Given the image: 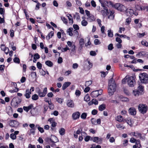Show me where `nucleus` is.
I'll return each mask as SVG.
<instances>
[{
  "instance_id": "obj_62",
  "label": "nucleus",
  "mask_w": 148,
  "mask_h": 148,
  "mask_svg": "<svg viewBox=\"0 0 148 148\" xmlns=\"http://www.w3.org/2000/svg\"><path fill=\"white\" fill-rule=\"evenodd\" d=\"M91 121L92 124L95 125H97L96 120L94 118H92Z\"/></svg>"
},
{
  "instance_id": "obj_38",
  "label": "nucleus",
  "mask_w": 148,
  "mask_h": 148,
  "mask_svg": "<svg viewBox=\"0 0 148 148\" xmlns=\"http://www.w3.org/2000/svg\"><path fill=\"white\" fill-rule=\"evenodd\" d=\"M142 45L146 46V47L148 46V43L145 40H143L141 42Z\"/></svg>"
},
{
  "instance_id": "obj_30",
  "label": "nucleus",
  "mask_w": 148,
  "mask_h": 148,
  "mask_svg": "<svg viewBox=\"0 0 148 148\" xmlns=\"http://www.w3.org/2000/svg\"><path fill=\"white\" fill-rule=\"evenodd\" d=\"M36 129V128L30 129L29 130L30 132L29 133V135H30L32 134L33 135H34L35 134V130Z\"/></svg>"
},
{
  "instance_id": "obj_22",
  "label": "nucleus",
  "mask_w": 148,
  "mask_h": 148,
  "mask_svg": "<svg viewBox=\"0 0 148 148\" xmlns=\"http://www.w3.org/2000/svg\"><path fill=\"white\" fill-rule=\"evenodd\" d=\"M125 11L128 15H129V14H130V15H132L134 13L133 10L131 9H128L127 8V10Z\"/></svg>"
},
{
  "instance_id": "obj_32",
  "label": "nucleus",
  "mask_w": 148,
  "mask_h": 148,
  "mask_svg": "<svg viewBox=\"0 0 148 148\" xmlns=\"http://www.w3.org/2000/svg\"><path fill=\"white\" fill-rule=\"evenodd\" d=\"M38 99V95L34 94L32 96V99L33 100H37Z\"/></svg>"
},
{
  "instance_id": "obj_24",
  "label": "nucleus",
  "mask_w": 148,
  "mask_h": 148,
  "mask_svg": "<svg viewBox=\"0 0 148 148\" xmlns=\"http://www.w3.org/2000/svg\"><path fill=\"white\" fill-rule=\"evenodd\" d=\"M73 30V29L72 27H70L67 30V32L68 33V34L70 36H72L73 35V34L72 33V31Z\"/></svg>"
},
{
  "instance_id": "obj_52",
  "label": "nucleus",
  "mask_w": 148,
  "mask_h": 148,
  "mask_svg": "<svg viewBox=\"0 0 148 148\" xmlns=\"http://www.w3.org/2000/svg\"><path fill=\"white\" fill-rule=\"evenodd\" d=\"M5 13V10L4 8H0V14H1L3 15Z\"/></svg>"
},
{
  "instance_id": "obj_57",
  "label": "nucleus",
  "mask_w": 148,
  "mask_h": 148,
  "mask_svg": "<svg viewBox=\"0 0 148 148\" xmlns=\"http://www.w3.org/2000/svg\"><path fill=\"white\" fill-rule=\"evenodd\" d=\"M75 94L76 96H79L81 94V92L78 90H76L75 92Z\"/></svg>"
},
{
  "instance_id": "obj_12",
  "label": "nucleus",
  "mask_w": 148,
  "mask_h": 148,
  "mask_svg": "<svg viewBox=\"0 0 148 148\" xmlns=\"http://www.w3.org/2000/svg\"><path fill=\"white\" fill-rule=\"evenodd\" d=\"M90 95L93 97H96L99 95V91L98 90H96L92 91L91 92Z\"/></svg>"
},
{
  "instance_id": "obj_36",
  "label": "nucleus",
  "mask_w": 148,
  "mask_h": 148,
  "mask_svg": "<svg viewBox=\"0 0 148 148\" xmlns=\"http://www.w3.org/2000/svg\"><path fill=\"white\" fill-rule=\"evenodd\" d=\"M91 140L95 142L98 143V142L99 138L98 137H93V138H92Z\"/></svg>"
},
{
  "instance_id": "obj_2",
  "label": "nucleus",
  "mask_w": 148,
  "mask_h": 148,
  "mask_svg": "<svg viewBox=\"0 0 148 148\" xmlns=\"http://www.w3.org/2000/svg\"><path fill=\"white\" fill-rule=\"evenodd\" d=\"M108 93L110 96L112 95L116 90V86L115 81L112 78H111L108 82Z\"/></svg>"
},
{
  "instance_id": "obj_25",
  "label": "nucleus",
  "mask_w": 148,
  "mask_h": 148,
  "mask_svg": "<svg viewBox=\"0 0 148 148\" xmlns=\"http://www.w3.org/2000/svg\"><path fill=\"white\" fill-rule=\"evenodd\" d=\"M59 133L60 135H63L65 133V129L63 128H61L59 130Z\"/></svg>"
},
{
  "instance_id": "obj_50",
  "label": "nucleus",
  "mask_w": 148,
  "mask_h": 148,
  "mask_svg": "<svg viewBox=\"0 0 148 148\" xmlns=\"http://www.w3.org/2000/svg\"><path fill=\"white\" fill-rule=\"evenodd\" d=\"M128 77L127 76L123 79L122 80V82L123 84H125L127 82Z\"/></svg>"
},
{
  "instance_id": "obj_58",
  "label": "nucleus",
  "mask_w": 148,
  "mask_h": 148,
  "mask_svg": "<svg viewBox=\"0 0 148 148\" xmlns=\"http://www.w3.org/2000/svg\"><path fill=\"white\" fill-rule=\"evenodd\" d=\"M91 3L92 5L94 7H95L96 6V5L95 2L93 0L91 1Z\"/></svg>"
},
{
  "instance_id": "obj_40",
  "label": "nucleus",
  "mask_w": 148,
  "mask_h": 148,
  "mask_svg": "<svg viewBox=\"0 0 148 148\" xmlns=\"http://www.w3.org/2000/svg\"><path fill=\"white\" fill-rule=\"evenodd\" d=\"M75 45H73L71 47V51L73 52V53H75Z\"/></svg>"
},
{
  "instance_id": "obj_1",
  "label": "nucleus",
  "mask_w": 148,
  "mask_h": 148,
  "mask_svg": "<svg viewBox=\"0 0 148 148\" xmlns=\"http://www.w3.org/2000/svg\"><path fill=\"white\" fill-rule=\"evenodd\" d=\"M108 93L110 96L112 95L116 90V86L115 81L112 78H111L108 82Z\"/></svg>"
},
{
  "instance_id": "obj_3",
  "label": "nucleus",
  "mask_w": 148,
  "mask_h": 148,
  "mask_svg": "<svg viewBox=\"0 0 148 148\" xmlns=\"http://www.w3.org/2000/svg\"><path fill=\"white\" fill-rule=\"evenodd\" d=\"M139 77L141 83L146 84L148 82V75L147 73H140Z\"/></svg>"
},
{
  "instance_id": "obj_8",
  "label": "nucleus",
  "mask_w": 148,
  "mask_h": 148,
  "mask_svg": "<svg viewBox=\"0 0 148 148\" xmlns=\"http://www.w3.org/2000/svg\"><path fill=\"white\" fill-rule=\"evenodd\" d=\"M103 10H102L101 11V13L103 16H107L109 14L108 10V9L106 6L103 7Z\"/></svg>"
},
{
  "instance_id": "obj_39",
  "label": "nucleus",
  "mask_w": 148,
  "mask_h": 148,
  "mask_svg": "<svg viewBox=\"0 0 148 148\" xmlns=\"http://www.w3.org/2000/svg\"><path fill=\"white\" fill-rule=\"evenodd\" d=\"M37 67L39 69H40L42 68V64L39 62H38L37 63Z\"/></svg>"
},
{
  "instance_id": "obj_21",
  "label": "nucleus",
  "mask_w": 148,
  "mask_h": 148,
  "mask_svg": "<svg viewBox=\"0 0 148 148\" xmlns=\"http://www.w3.org/2000/svg\"><path fill=\"white\" fill-rule=\"evenodd\" d=\"M116 118V120L120 122L125 121V120L123 118V117L121 115L117 116V117Z\"/></svg>"
},
{
  "instance_id": "obj_20",
  "label": "nucleus",
  "mask_w": 148,
  "mask_h": 148,
  "mask_svg": "<svg viewBox=\"0 0 148 148\" xmlns=\"http://www.w3.org/2000/svg\"><path fill=\"white\" fill-rule=\"evenodd\" d=\"M15 97L11 101V106L14 108H17L18 107L17 103H16L15 102Z\"/></svg>"
},
{
  "instance_id": "obj_46",
  "label": "nucleus",
  "mask_w": 148,
  "mask_h": 148,
  "mask_svg": "<svg viewBox=\"0 0 148 148\" xmlns=\"http://www.w3.org/2000/svg\"><path fill=\"white\" fill-rule=\"evenodd\" d=\"M14 101L16 103H17L18 105L19 103H21V99L19 98L17 99V98H15V101Z\"/></svg>"
},
{
  "instance_id": "obj_48",
  "label": "nucleus",
  "mask_w": 148,
  "mask_h": 148,
  "mask_svg": "<svg viewBox=\"0 0 148 148\" xmlns=\"http://www.w3.org/2000/svg\"><path fill=\"white\" fill-rule=\"evenodd\" d=\"M56 101H58L59 103H62L63 101V99L61 98H56Z\"/></svg>"
},
{
  "instance_id": "obj_15",
  "label": "nucleus",
  "mask_w": 148,
  "mask_h": 148,
  "mask_svg": "<svg viewBox=\"0 0 148 148\" xmlns=\"http://www.w3.org/2000/svg\"><path fill=\"white\" fill-rule=\"evenodd\" d=\"M33 107V105L32 104H31L28 106H23V109L25 111L27 112L29 111V110L32 108Z\"/></svg>"
},
{
  "instance_id": "obj_29",
  "label": "nucleus",
  "mask_w": 148,
  "mask_h": 148,
  "mask_svg": "<svg viewBox=\"0 0 148 148\" xmlns=\"http://www.w3.org/2000/svg\"><path fill=\"white\" fill-rule=\"evenodd\" d=\"M108 36L110 37H112L113 36V32L111 31L110 29L108 30Z\"/></svg>"
},
{
  "instance_id": "obj_4",
  "label": "nucleus",
  "mask_w": 148,
  "mask_h": 148,
  "mask_svg": "<svg viewBox=\"0 0 148 148\" xmlns=\"http://www.w3.org/2000/svg\"><path fill=\"white\" fill-rule=\"evenodd\" d=\"M138 109L140 113L144 114L148 110V107L146 104H140L138 106Z\"/></svg>"
},
{
  "instance_id": "obj_51",
  "label": "nucleus",
  "mask_w": 148,
  "mask_h": 148,
  "mask_svg": "<svg viewBox=\"0 0 148 148\" xmlns=\"http://www.w3.org/2000/svg\"><path fill=\"white\" fill-rule=\"evenodd\" d=\"M101 42L99 41V40L97 39H96L95 40L94 44L95 45H99L100 44Z\"/></svg>"
},
{
  "instance_id": "obj_35",
  "label": "nucleus",
  "mask_w": 148,
  "mask_h": 148,
  "mask_svg": "<svg viewBox=\"0 0 148 148\" xmlns=\"http://www.w3.org/2000/svg\"><path fill=\"white\" fill-rule=\"evenodd\" d=\"M51 124V129L52 130H53L54 129L52 127H54L56 126L57 123L56 122L54 121Z\"/></svg>"
},
{
  "instance_id": "obj_53",
  "label": "nucleus",
  "mask_w": 148,
  "mask_h": 148,
  "mask_svg": "<svg viewBox=\"0 0 148 148\" xmlns=\"http://www.w3.org/2000/svg\"><path fill=\"white\" fill-rule=\"evenodd\" d=\"M73 28L75 29V30H79V26L77 24L73 25Z\"/></svg>"
},
{
  "instance_id": "obj_44",
  "label": "nucleus",
  "mask_w": 148,
  "mask_h": 148,
  "mask_svg": "<svg viewBox=\"0 0 148 148\" xmlns=\"http://www.w3.org/2000/svg\"><path fill=\"white\" fill-rule=\"evenodd\" d=\"M40 58V56L38 53H36L34 55V59H39Z\"/></svg>"
},
{
  "instance_id": "obj_33",
  "label": "nucleus",
  "mask_w": 148,
  "mask_h": 148,
  "mask_svg": "<svg viewBox=\"0 0 148 148\" xmlns=\"http://www.w3.org/2000/svg\"><path fill=\"white\" fill-rule=\"evenodd\" d=\"M88 22L87 21L85 20H83L81 22V24L83 26H86L88 24Z\"/></svg>"
},
{
  "instance_id": "obj_16",
  "label": "nucleus",
  "mask_w": 148,
  "mask_h": 148,
  "mask_svg": "<svg viewBox=\"0 0 148 148\" xmlns=\"http://www.w3.org/2000/svg\"><path fill=\"white\" fill-rule=\"evenodd\" d=\"M86 19L89 22H91L94 21L95 18L93 15L91 14L89 16L87 17Z\"/></svg>"
},
{
  "instance_id": "obj_49",
  "label": "nucleus",
  "mask_w": 148,
  "mask_h": 148,
  "mask_svg": "<svg viewBox=\"0 0 148 148\" xmlns=\"http://www.w3.org/2000/svg\"><path fill=\"white\" fill-rule=\"evenodd\" d=\"M124 93L126 95H128L129 94V92L127 89L125 88H123Z\"/></svg>"
},
{
  "instance_id": "obj_55",
  "label": "nucleus",
  "mask_w": 148,
  "mask_h": 148,
  "mask_svg": "<svg viewBox=\"0 0 148 148\" xmlns=\"http://www.w3.org/2000/svg\"><path fill=\"white\" fill-rule=\"evenodd\" d=\"M18 88H16L13 90H10L9 92L11 93H12L14 92H17L18 91Z\"/></svg>"
},
{
  "instance_id": "obj_7",
  "label": "nucleus",
  "mask_w": 148,
  "mask_h": 148,
  "mask_svg": "<svg viewBox=\"0 0 148 148\" xmlns=\"http://www.w3.org/2000/svg\"><path fill=\"white\" fill-rule=\"evenodd\" d=\"M99 1L101 3V5L103 7L106 6H108L110 5L113 6V3L112 2H108L107 1H102L101 0H99Z\"/></svg>"
},
{
  "instance_id": "obj_14",
  "label": "nucleus",
  "mask_w": 148,
  "mask_h": 148,
  "mask_svg": "<svg viewBox=\"0 0 148 148\" xmlns=\"http://www.w3.org/2000/svg\"><path fill=\"white\" fill-rule=\"evenodd\" d=\"M67 105L69 107L73 108L74 106V104L73 101L71 100H69L67 101Z\"/></svg>"
},
{
  "instance_id": "obj_34",
  "label": "nucleus",
  "mask_w": 148,
  "mask_h": 148,
  "mask_svg": "<svg viewBox=\"0 0 148 148\" xmlns=\"http://www.w3.org/2000/svg\"><path fill=\"white\" fill-rule=\"evenodd\" d=\"M14 62L16 63L19 64L20 62L19 59L17 57H15L13 59Z\"/></svg>"
},
{
  "instance_id": "obj_6",
  "label": "nucleus",
  "mask_w": 148,
  "mask_h": 148,
  "mask_svg": "<svg viewBox=\"0 0 148 148\" xmlns=\"http://www.w3.org/2000/svg\"><path fill=\"white\" fill-rule=\"evenodd\" d=\"M127 82L130 86L132 87L135 84V77L133 76L128 77Z\"/></svg>"
},
{
  "instance_id": "obj_54",
  "label": "nucleus",
  "mask_w": 148,
  "mask_h": 148,
  "mask_svg": "<svg viewBox=\"0 0 148 148\" xmlns=\"http://www.w3.org/2000/svg\"><path fill=\"white\" fill-rule=\"evenodd\" d=\"M12 122L15 126V127L19 125V123L17 121L15 120H12Z\"/></svg>"
},
{
  "instance_id": "obj_27",
  "label": "nucleus",
  "mask_w": 148,
  "mask_h": 148,
  "mask_svg": "<svg viewBox=\"0 0 148 148\" xmlns=\"http://www.w3.org/2000/svg\"><path fill=\"white\" fill-rule=\"evenodd\" d=\"M84 43V40L83 38H81L79 41V44L80 47L82 48L83 46Z\"/></svg>"
},
{
  "instance_id": "obj_47",
  "label": "nucleus",
  "mask_w": 148,
  "mask_h": 148,
  "mask_svg": "<svg viewBox=\"0 0 148 148\" xmlns=\"http://www.w3.org/2000/svg\"><path fill=\"white\" fill-rule=\"evenodd\" d=\"M113 49V44L112 43L110 44L108 46V49L109 50H112Z\"/></svg>"
},
{
  "instance_id": "obj_43",
  "label": "nucleus",
  "mask_w": 148,
  "mask_h": 148,
  "mask_svg": "<svg viewBox=\"0 0 148 148\" xmlns=\"http://www.w3.org/2000/svg\"><path fill=\"white\" fill-rule=\"evenodd\" d=\"M84 101H88L90 100L89 96L88 95H87L85 96L84 98Z\"/></svg>"
},
{
  "instance_id": "obj_64",
  "label": "nucleus",
  "mask_w": 148,
  "mask_h": 148,
  "mask_svg": "<svg viewBox=\"0 0 148 148\" xmlns=\"http://www.w3.org/2000/svg\"><path fill=\"white\" fill-rule=\"evenodd\" d=\"M90 54L92 56H94L96 55V53L95 51H92L90 52Z\"/></svg>"
},
{
  "instance_id": "obj_19",
  "label": "nucleus",
  "mask_w": 148,
  "mask_h": 148,
  "mask_svg": "<svg viewBox=\"0 0 148 148\" xmlns=\"http://www.w3.org/2000/svg\"><path fill=\"white\" fill-rule=\"evenodd\" d=\"M125 122L130 126H131L134 123L133 120L132 119L128 118L127 120H125Z\"/></svg>"
},
{
  "instance_id": "obj_31",
  "label": "nucleus",
  "mask_w": 148,
  "mask_h": 148,
  "mask_svg": "<svg viewBox=\"0 0 148 148\" xmlns=\"http://www.w3.org/2000/svg\"><path fill=\"white\" fill-rule=\"evenodd\" d=\"M133 93L135 96H138L139 95L142 94L141 93H139V92H138V91L137 90H133Z\"/></svg>"
},
{
  "instance_id": "obj_18",
  "label": "nucleus",
  "mask_w": 148,
  "mask_h": 148,
  "mask_svg": "<svg viewBox=\"0 0 148 148\" xmlns=\"http://www.w3.org/2000/svg\"><path fill=\"white\" fill-rule=\"evenodd\" d=\"M139 86L138 87V89L137 90L138 91V92H139V93H141L142 94L143 92L144 87L139 84Z\"/></svg>"
},
{
  "instance_id": "obj_41",
  "label": "nucleus",
  "mask_w": 148,
  "mask_h": 148,
  "mask_svg": "<svg viewBox=\"0 0 148 148\" xmlns=\"http://www.w3.org/2000/svg\"><path fill=\"white\" fill-rule=\"evenodd\" d=\"M61 19L64 23H65L66 24L67 23H68L67 20L64 17H63V16L61 17Z\"/></svg>"
},
{
  "instance_id": "obj_10",
  "label": "nucleus",
  "mask_w": 148,
  "mask_h": 148,
  "mask_svg": "<svg viewBox=\"0 0 148 148\" xmlns=\"http://www.w3.org/2000/svg\"><path fill=\"white\" fill-rule=\"evenodd\" d=\"M130 114L132 115H135L136 114V109L134 107L130 108L128 110Z\"/></svg>"
},
{
  "instance_id": "obj_28",
  "label": "nucleus",
  "mask_w": 148,
  "mask_h": 148,
  "mask_svg": "<svg viewBox=\"0 0 148 148\" xmlns=\"http://www.w3.org/2000/svg\"><path fill=\"white\" fill-rule=\"evenodd\" d=\"M46 65L49 67H51L53 66V63L49 60L46 61L45 62Z\"/></svg>"
},
{
  "instance_id": "obj_17",
  "label": "nucleus",
  "mask_w": 148,
  "mask_h": 148,
  "mask_svg": "<svg viewBox=\"0 0 148 148\" xmlns=\"http://www.w3.org/2000/svg\"><path fill=\"white\" fill-rule=\"evenodd\" d=\"M71 82H64L62 87V90H64L71 84Z\"/></svg>"
},
{
  "instance_id": "obj_11",
  "label": "nucleus",
  "mask_w": 148,
  "mask_h": 148,
  "mask_svg": "<svg viewBox=\"0 0 148 148\" xmlns=\"http://www.w3.org/2000/svg\"><path fill=\"white\" fill-rule=\"evenodd\" d=\"M31 89L29 90V89H27L26 90L24 96L26 98L29 99L30 97V95L31 94Z\"/></svg>"
},
{
  "instance_id": "obj_45",
  "label": "nucleus",
  "mask_w": 148,
  "mask_h": 148,
  "mask_svg": "<svg viewBox=\"0 0 148 148\" xmlns=\"http://www.w3.org/2000/svg\"><path fill=\"white\" fill-rule=\"evenodd\" d=\"M48 104L49 108L51 110L53 109L54 107L53 104H52L51 102Z\"/></svg>"
},
{
  "instance_id": "obj_59",
  "label": "nucleus",
  "mask_w": 148,
  "mask_h": 148,
  "mask_svg": "<svg viewBox=\"0 0 148 148\" xmlns=\"http://www.w3.org/2000/svg\"><path fill=\"white\" fill-rule=\"evenodd\" d=\"M131 18H128L126 19V22L127 23V25L129 24L131 21Z\"/></svg>"
},
{
  "instance_id": "obj_13",
  "label": "nucleus",
  "mask_w": 148,
  "mask_h": 148,
  "mask_svg": "<svg viewBox=\"0 0 148 148\" xmlns=\"http://www.w3.org/2000/svg\"><path fill=\"white\" fill-rule=\"evenodd\" d=\"M47 92V87H45L44 88L43 92H42L40 95H39V96L41 97H44L45 96Z\"/></svg>"
},
{
  "instance_id": "obj_56",
  "label": "nucleus",
  "mask_w": 148,
  "mask_h": 148,
  "mask_svg": "<svg viewBox=\"0 0 148 148\" xmlns=\"http://www.w3.org/2000/svg\"><path fill=\"white\" fill-rule=\"evenodd\" d=\"M38 129L39 131H40L41 133H42L44 132V130L43 128L39 126H38Z\"/></svg>"
},
{
  "instance_id": "obj_5",
  "label": "nucleus",
  "mask_w": 148,
  "mask_h": 148,
  "mask_svg": "<svg viewBox=\"0 0 148 148\" xmlns=\"http://www.w3.org/2000/svg\"><path fill=\"white\" fill-rule=\"evenodd\" d=\"M114 6L115 9L122 12H125L127 10V8L124 5L120 3H116L114 6L113 4V6Z\"/></svg>"
},
{
  "instance_id": "obj_42",
  "label": "nucleus",
  "mask_w": 148,
  "mask_h": 148,
  "mask_svg": "<svg viewBox=\"0 0 148 148\" xmlns=\"http://www.w3.org/2000/svg\"><path fill=\"white\" fill-rule=\"evenodd\" d=\"M10 137L12 140H15L16 139V136L14 134L12 133L10 134Z\"/></svg>"
},
{
  "instance_id": "obj_9",
  "label": "nucleus",
  "mask_w": 148,
  "mask_h": 148,
  "mask_svg": "<svg viewBox=\"0 0 148 148\" xmlns=\"http://www.w3.org/2000/svg\"><path fill=\"white\" fill-rule=\"evenodd\" d=\"M80 113L79 112H76L74 113L72 115L73 119L74 120H76L78 119L80 116Z\"/></svg>"
},
{
  "instance_id": "obj_60",
  "label": "nucleus",
  "mask_w": 148,
  "mask_h": 148,
  "mask_svg": "<svg viewBox=\"0 0 148 148\" xmlns=\"http://www.w3.org/2000/svg\"><path fill=\"white\" fill-rule=\"evenodd\" d=\"M31 76L33 78H34L36 77V72H32L31 73Z\"/></svg>"
},
{
  "instance_id": "obj_23",
  "label": "nucleus",
  "mask_w": 148,
  "mask_h": 148,
  "mask_svg": "<svg viewBox=\"0 0 148 148\" xmlns=\"http://www.w3.org/2000/svg\"><path fill=\"white\" fill-rule=\"evenodd\" d=\"M105 27L104 26H103L101 27V33L103 34L102 36L104 37H105L106 36V34L105 33Z\"/></svg>"
},
{
  "instance_id": "obj_26",
  "label": "nucleus",
  "mask_w": 148,
  "mask_h": 148,
  "mask_svg": "<svg viewBox=\"0 0 148 148\" xmlns=\"http://www.w3.org/2000/svg\"><path fill=\"white\" fill-rule=\"evenodd\" d=\"M106 108V105L104 104H102L99 106V109L100 111L104 110Z\"/></svg>"
},
{
  "instance_id": "obj_63",
  "label": "nucleus",
  "mask_w": 148,
  "mask_h": 148,
  "mask_svg": "<svg viewBox=\"0 0 148 148\" xmlns=\"http://www.w3.org/2000/svg\"><path fill=\"white\" fill-rule=\"evenodd\" d=\"M145 33H138L137 34V36L139 38H141L142 37H143L145 35Z\"/></svg>"
},
{
  "instance_id": "obj_61",
  "label": "nucleus",
  "mask_w": 148,
  "mask_h": 148,
  "mask_svg": "<svg viewBox=\"0 0 148 148\" xmlns=\"http://www.w3.org/2000/svg\"><path fill=\"white\" fill-rule=\"evenodd\" d=\"M116 40L117 42H118L119 43H121L122 42V40L120 38L118 37H117L116 38Z\"/></svg>"
},
{
  "instance_id": "obj_37",
  "label": "nucleus",
  "mask_w": 148,
  "mask_h": 148,
  "mask_svg": "<svg viewBox=\"0 0 148 148\" xmlns=\"http://www.w3.org/2000/svg\"><path fill=\"white\" fill-rule=\"evenodd\" d=\"M87 116V114L86 113H82L81 116V117L82 119H85L86 118Z\"/></svg>"
}]
</instances>
